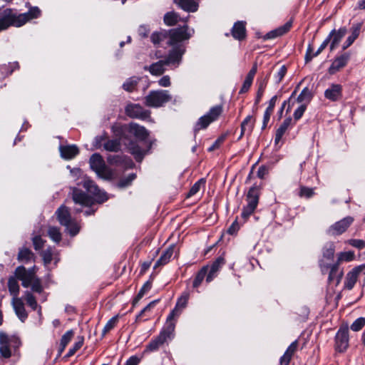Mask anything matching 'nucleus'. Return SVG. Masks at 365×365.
<instances>
[{"label":"nucleus","mask_w":365,"mask_h":365,"mask_svg":"<svg viewBox=\"0 0 365 365\" xmlns=\"http://www.w3.org/2000/svg\"><path fill=\"white\" fill-rule=\"evenodd\" d=\"M59 150L61 156L66 160L73 158L79 152L78 148L75 145H61Z\"/></svg>","instance_id":"4be33fe9"},{"label":"nucleus","mask_w":365,"mask_h":365,"mask_svg":"<svg viewBox=\"0 0 365 365\" xmlns=\"http://www.w3.org/2000/svg\"><path fill=\"white\" fill-rule=\"evenodd\" d=\"M24 299L27 303V304L33 309L36 310L38 308V304L35 297L33 294L29 291H26L24 292Z\"/></svg>","instance_id":"4c0bfd02"},{"label":"nucleus","mask_w":365,"mask_h":365,"mask_svg":"<svg viewBox=\"0 0 365 365\" xmlns=\"http://www.w3.org/2000/svg\"><path fill=\"white\" fill-rule=\"evenodd\" d=\"M41 11L37 6L29 9L28 12L17 14L11 9H6L0 15V32L10 26L20 27L29 21L38 18Z\"/></svg>","instance_id":"f03ea898"},{"label":"nucleus","mask_w":365,"mask_h":365,"mask_svg":"<svg viewBox=\"0 0 365 365\" xmlns=\"http://www.w3.org/2000/svg\"><path fill=\"white\" fill-rule=\"evenodd\" d=\"M14 274L21 282L24 287H31L33 292L38 293L43 291L41 280L36 275L34 268L26 269L24 267L19 266L16 269Z\"/></svg>","instance_id":"20e7f679"},{"label":"nucleus","mask_w":365,"mask_h":365,"mask_svg":"<svg viewBox=\"0 0 365 365\" xmlns=\"http://www.w3.org/2000/svg\"><path fill=\"white\" fill-rule=\"evenodd\" d=\"M167 38V31L154 32L150 36V40L154 45H158L161 41Z\"/></svg>","instance_id":"a19ab883"},{"label":"nucleus","mask_w":365,"mask_h":365,"mask_svg":"<svg viewBox=\"0 0 365 365\" xmlns=\"http://www.w3.org/2000/svg\"><path fill=\"white\" fill-rule=\"evenodd\" d=\"M118 320V316H114L110 319H109L103 329V335L106 334L108 331L113 329L117 324Z\"/></svg>","instance_id":"8fccbe9b"},{"label":"nucleus","mask_w":365,"mask_h":365,"mask_svg":"<svg viewBox=\"0 0 365 365\" xmlns=\"http://www.w3.org/2000/svg\"><path fill=\"white\" fill-rule=\"evenodd\" d=\"M187 26H183L168 31L167 38H169L168 44L173 48L170 51L167 56L153 63L148 68L178 66L182 60V56L185 52V47L182 42L190 38V34L187 32ZM144 68H148L145 67Z\"/></svg>","instance_id":"f257e3e1"},{"label":"nucleus","mask_w":365,"mask_h":365,"mask_svg":"<svg viewBox=\"0 0 365 365\" xmlns=\"http://www.w3.org/2000/svg\"><path fill=\"white\" fill-rule=\"evenodd\" d=\"M64 226L66 227V230H68L69 234L72 236L77 235L80 230V226L74 220L70 221L68 225Z\"/></svg>","instance_id":"09e8293b"},{"label":"nucleus","mask_w":365,"mask_h":365,"mask_svg":"<svg viewBox=\"0 0 365 365\" xmlns=\"http://www.w3.org/2000/svg\"><path fill=\"white\" fill-rule=\"evenodd\" d=\"M56 213L59 222L62 225H68V222L72 220L68 208L64 206L60 207Z\"/></svg>","instance_id":"c85d7f7f"},{"label":"nucleus","mask_w":365,"mask_h":365,"mask_svg":"<svg viewBox=\"0 0 365 365\" xmlns=\"http://www.w3.org/2000/svg\"><path fill=\"white\" fill-rule=\"evenodd\" d=\"M364 270L365 264L357 266L348 272L344 282V287L347 289H351L357 281L359 274Z\"/></svg>","instance_id":"2eb2a0df"},{"label":"nucleus","mask_w":365,"mask_h":365,"mask_svg":"<svg viewBox=\"0 0 365 365\" xmlns=\"http://www.w3.org/2000/svg\"><path fill=\"white\" fill-rule=\"evenodd\" d=\"M323 255L325 257L331 259L334 255V245L332 242L327 243L324 247Z\"/></svg>","instance_id":"864d4df0"},{"label":"nucleus","mask_w":365,"mask_h":365,"mask_svg":"<svg viewBox=\"0 0 365 365\" xmlns=\"http://www.w3.org/2000/svg\"><path fill=\"white\" fill-rule=\"evenodd\" d=\"M32 252L27 248L20 250L18 255V259L21 262H27L32 257Z\"/></svg>","instance_id":"a18cd8bd"},{"label":"nucleus","mask_w":365,"mask_h":365,"mask_svg":"<svg viewBox=\"0 0 365 365\" xmlns=\"http://www.w3.org/2000/svg\"><path fill=\"white\" fill-rule=\"evenodd\" d=\"M208 268L207 267H203L200 271L197 273L195 277V279L193 281V287H197L200 286L201 282L203 281L204 278L207 277Z\"/></svg>","instance_id":"79ce46f5"},{"label":"nucleus","mask_w":365,"mask_h":365,"mask_svg":"<svg viewBox=\"0 0 365 365\" xmlns=\"http://www.w3.org/2000/svg\"><path fill=\"white\" fill-rule=\"evenodd\" d=\"M222 112V107L221 106L212 107L207 114L202 116L198 120L195 125V130H200L207 128L212 122L218 118Z\"/></svg>","instance_id":"9d476101"},{"label":"nucleus","mask_w":365,"mask_h":365,"mask_svg":"<svg viewBox=\"0 0 365 365\" xmlns=\"http://www.w3.org/2000/svg\"><path fill=\"white\" fill-rule=\"evenodd\" d=\"M11 304L16 314L18 316L19 319L21 322H24L28 317V314L25 309L22 298H16L15 299H12Z\"/></svg>","instance_id":"6ab92c4d"},{"label":"nucleus","mask_w":365,"mask_h":365,"mask_svg":"<svg viewBox=\"0 0 365 365\" xmlns=\"http://www.w3.org/2000/svg\"><path fill=\"white\" fill-rule=\"evenodd\" d=\"M292 122V119L291 117L287 118L283 123L279 125V127L276 130L274 143L277 144L282 139L283 135L287 130L289 127L291 125Z\"/></svg>","instance_id":"cd10ccee"},{"label":"nucleus","mask_w":365,"mask_h":365,"mask_svg":"<svg viewBox=\"0 0 365 365\" xmlns=\"http://www.w3.org/2000/svg\"><path fill=\"white\" fill-rule=\"evenodd\" d=\"M48 235L50 237V238L56 242H58L61 240V234L59 231V229L57 227H49L48 230Z\"/></svg>","instance_id":"37998d69"},{"label":"nucleus","mask_w":365,"mask_h":365,"mask_svg":"<svg viewBox=\"0 0 365 365\" xmlns=\"http://www.w3.org/2000/svg\"><path fill=\"white\" fill-rule=\"evenodd\" d=\"M272 112H273L272 109L267 108V109L264 113V117H263V125H262L263 129L267 126V125L269 120L270 115L272 113Z\"/></svg>","instance_id":"680f3d73"},{"label":"nucleus","mask_w":365,"mask_h":365,"mask_svg":"<svg viewBox=\"0 0 365 365\" xmlns=\"http://www.w3.org/2000/svg\"><path fill=\"white\" fill-rule=\"evenodd\" d=\"M42 257L45 264H48L52 260V253L50 250H46L42 253Z\"/></svg>","instance_id":"0e129e2a"},{"label":"nucleus","mask_w":365,"mask_h":365,"mask_svg":"<svg viewBox=\"0 0 365 365\" xmlns=\"http://www.w3.org/2000/svg\"><path fill=\"white\" fill-rule=\"evenodd\" d=\"M172 99V96L166 90L153 91L145 98V103L147 106L158 108L163 106Z\"/></svg>","instance_id":"0eeeda50"},{"label":"nucleus","mask_w":365,"mask_h":365,"mask_svg":"<svg viewBox=\"0 0 365 365\" xmlns=\"http://www.w3.org/2000/svg\"><path fill=\"white\" fill-rule=\"evenodd\" d=\"M17 339L9 337L5 333L0 331V357L8 359L11 356V350L10 346Z\"/></svg>","instance_id":"4468645a"},{"label":"nucleus","mask_w":365,"mask_h":365,"mask_svg":"<svg viewBox=\"0 0 365 365\" xmlns=\"http://www.w3.org/2000/svg\"><path fill=\"white\" fill-rule=\"evenodd\" d=\"M91 169L96 174L104 179H110L113 177V173L105 164V162L100 154L95 153L91 155L89 160Z\"/></svg>","instance_id":"6e6552de"},{"label":"nucleus","mask_w":365,"mask_h":365,"mask_svg":"<svg viewBox=\"0 0 365 365\" xmlns=\"http://www.w3.org/2000/svg\"><path fill=\"white\" fill-rule=\"evenodd\" d=\"M82 185L91 196H88L78 188H73V200L75 203L88 206L93 201L103 202L107 200L108 197L106 192L101 190L93 181L85 178Z\"/></svg>","instance_id":"7ed1b4c3"},{"label":"nucleus","mask_w":365,"mask_h":365,"mask_svg":"<svg viewBox=\"0 0 365 365\" xmlns=\"http://www.w3.org/2000/svg\"><path fill=\"white\" fill-rule=\"evenodd\" d=\"M247 206L256 208L257 203H258V195L257 194L256 190L252 187L251 188L247 196Z\"/></svg>","instance_id":"f704fd0d"},{"label":"nucleus","mask_w":365,"mask_h":365,"mask_svg":"<svg viewBox=\"0 0 365 365\" xmlns=\"http://www.w3.org/2000/svg\"><path fill=\"white\" fill-rule=\"evenodd\" d=\"M224 264V259L222 257L217 258L212 264L208 267L207 277H206V282H210L217 275V272L220 270V267Z\"/></svg>","instance_id":"412c9836"},{"label":"nucleus","mask_w":365,"mask_h":365,"mask_svg":"<svg viewBox=\"0 0 365 365\" xmlns=\"http://www.w3.org/2000/svg\"><path fill=\"white\" fill-rule=\"evenodd\" d=\"M297 341H293L287 348L283 356L280 358V365H289L294 354L297 349Z\"/></svg>","instance_id":"5701e85b"},{"label":"nucleus","mask_w":365,"mask_h":365,"mask_svg":"<svg viewBox=\"0 0 365 365\" xmlns=\"http://www.w3.org/2000/svg\"><path fill=\"white\" fill-rule=\"evenodd\" d=\"M151 289V284L148 282L144 284L136 297L133 300V304H135L143 296Z\"/></svg>","instance_id":"3c124183"},{"label":"nucleus","mask_w":365,"mask_h":365,"mask_svg":"<svg viewBox=\"0 0 365 365\" xmlns=\"http://www.w3.org/2000/svg\"><path fill=\"white\" fill-rule=\"evenodd\" d=\"M138 83L136 78H130L128 79L123 85V88L129 92L133 91Z\"/></svg>","instance_id":"603ef678"},{"label":"nucleus","mask_w":365,"mask_h":365,"mask_svg":"<svg viewBox=\"0 0 365 365\" xmlns=\"http://www.w3.org/2000/svg\"><path fill=\"white\" fill-rule=\"evenodd\" d=\"M140 361V358L136 356H133L127 360L125 365H138Z\"/></svg>","instance_id":"774afa93"},{"label":"nucleus","mask_w":365,"mask_h":365,"mask_svg":"<svg viewBox=\"0 0 365 365\" xmlns=\"http://www.w3.org/2000/svg\"><path fill=\"white\" fill-rule=\"evenodd\" d=\"M255 75V71L251 70L249 72V73L246 76L245 80L242 84V86L240 91V93H246L250 89V88L252 83Z\"/></svg>","instance_id":"e433bc0d"},{"label":"nucleus","mask_w":365,"mask_h":365,"mask_svg":"<svg viewBox=\"0 0 365 365\" xmlns=\"http://www.w3.org/2000/svg\"><path fill=\"white\" fill-rule=\"evenodd\" d=\"M17 280L18 279L16 277V275L14 277H9L8 280V288L10 294L13 297L12 299L19 298L18 296L19 294L20 287Z\"/></svg>","instance_id":"2f4dec72"},{"label":"nucleus","mask_w":365,"mask_h":365,"mask_svg":"<svg viewBox=\"0 0 365 365\" xmlns=\"http://www.w3.org/2000/svg\"><path fill=\"white\" fill-rule=\"evenodd\" d=\"M175 328V323L166 322L165 327L160 331V334L147 345L144 352L157 351L168 339L173 336Z\"/></svg>","instance_id":"423d86ee"},{"label":"nucleus","mask_w":365,"mask_h":365,"mask_svg":"<svg viewBox=\"0 0 365 365\" xmlns=\"http://www.w3.org/2000/svg\"><path fill=\"white\" fill-rule=\"evenodd\" d=\"M190 298L189 292H184L178 299L174 309L170 312L167 317L166 322L175 323L176 319L180 315L182 311L187 307Z\"/></svg>","instance_id":"1a4fd4ad"},{"label":"nucleus","mask_w":365,"mask_h":365,"mask_svg":"<svg viewBox=\"0 0 365 365\" xmlns=\"http://www.w3.org/2000/svg\"><path fill=\"white\" fill-rule=\"evenodd\" d=\"M205 180L204 179L202 178V179L199 180L197 182H196L192 185V187H191V189L190 190V191L187 194V196L190 197V196H192V195H195L196 193H197L200 191V190L201 189V187L205 186Z\"/></svg>","instance_id":"49530a36"},{"label":"nucleus","mask_w":365,"mask_h":365,"mask_svg":"<svg viewBox=\"0 0 365 365\" xmlns=\"http://www.w3.org/2000/svg\"><path fill=\"white\" fill-rule=\"evenodd\" d=\"M365 326V317L357 318L351 325L353 331H359Z\"/></svg>","instance_id":"de8ad7c7"},{"label":"nucleus","mask_w":365,"mask_h":365,"mask_svg":"<svg viewBox=\"0 0 365 365\" xmlns=\"http://www.w3.org/2000/svg\"><path fill=\"white\" fill-rule=\"evenodd\" d=\"M342 276L343 271L337 265H332L329 274V282L334 284V286H337L339 284Z\"/></svg>","instance_id":"b1692460"},{"label":"nucleus","mask_w":365,"mask_h":365,"mask_svg":"<svg viewBox=\"0 0 365 365\" xmlns=\"http://www.w3.org/2000/svg\"><path fill=\"white\" fill-rule=\"evenodd\" d=\"M136 175L135 174H130L125 178H123L120 180V182L118 184V186L120 188L125 187L130 185L133 180H135Z\"/></svg>","instance_id":"6e6d98bb"},{"label":"nucleus","mask_w":365,"mask_h":365,"mask_svg":"<svg viewBox=\"0 0 365 365\" xmlns=\"http://www.w3.org/2000/svg\"><path fill=\"white\" fill-rule=\"evenodd\" d=\"M129 131L130 133L140 140H144L148 136L147 130L143 126H140L136 123L130 124Z\"/></svg>","instance_id":"a878e982"},{"label":"nucleus","mask_w":365,"mask_h":365,"mask_svg":"<svg viewBox=\"0 0 365 365\" xmlns=\"http://www.w3.org/2000/svg\"><path fill=\"white\" fill-rule=\"evenodd\" d=\"M292 26V21L290 20V21H287V23H285L284 25L277 28L276 29H274V30L268 32L264 36V39H272V38H274L281 36L285 34L286 33H287L290 30Z\"/></svg>","instance_id":"a211bd4d"},{"label":"nucleus","mask_w":365,"mask_h":365,"mask_svg":"<svg viewBox=\"0 0 365 365\" xmlns=\"http://www.w3.org/2000/svg\"><path fill=\"white\" fill-rule=\"evenodd\" d=\"M14 274L21 282L24 287H31L33 292L38 293L43 291L41 280L36 275L34 268L26 269L24 267L19 266L16 269Z\"/></svg>","instance_id":"39448f33"},{"label":"nucleus","mask_w":365,"mask_h":365,"mask_svg":"<svg viewBox=\"0 0 365 365\" xmlns=\"http://www.w3.org/2000/svg\"><path fill=\"white\" fill-rule=\"evenodd\" d=\"M353 222L352 217H346L331 225L327 230V233L333 236L341 235L346 231Z\"/></svg>","instance_id":"f8f14e48"},{"label":"nucleus","mask_w":365,"mask_h":365,"mask_svg":"<svg viewBox=\"0 0 365 365\" xmlns=\"http://www.w3.org/2000/svg\"><path fill=\"white\" fill-rule=\"evenodd\" d=\"M180 8L187 12H195L198 9V4L194 0H174Z\"/></svg>","instance_id":"bb28decb"},{"label":"nucleus","mask_w":365,"mask_h":365,"mask_svg":"<svg viewBox=\"0 0 365 365\" xmlns=\"http://www.w3.org/2000/svg\"><path fill=\"white\" fill-rule=\"evenodd\" d=\"M314 194V189L305 186H301L299 195L301 197L309 198Z\"/></svg>","instance_id":"5fc2aeb1"},{"label":"nucleus","mask_w":365,"mask_h":365,"mask_svg":"<svg viewBox=\"0 0 365 365\" xmlns=\"http://www.w3.org/2000/svg\"><path fill=\"white\" fill-rule=\"evenodd\" d=\"M83 338L78 337V341H76L75 344H73V347L71 349H70V350L68 353V356H71L73 355L76 352V351H78L83 346Z\"/></svg>","instance_id":"4d7b16f0"},{"label":"nucleus","mask_w":365,"mask_h":365,"mask_svg":"<svg viewBox=\"0 0 365 365\" xmlns=\"http://www.w3.org/2000/svg\"><path fill=\"white\" fill-rule=\"evenodd\" d=\"M306 104L302 103L294 112V118L296 120H298L302 118L304 111L307 109Z\"/></svg>","instance_id":"13d9d810"},{"label":"nucleus","mask_w":365,"mask_h":365,"mask_svg":"<svg viewBox=\"0 0 365 365\" xmlns=\"http://www.w3.org/2000/svg\"><path fill=\"white\" fill-rule=\"evenodd\" d=\"M314 96V92L312 88L305 87L302 89L297 98V101L300 103L308 105Z\"/></svg>","instance_id":"c756f323"},{"label":"nucleus","mask_w":365,"mask_h":365,"mask_svg":"<svg viewBox=\"0 0 365 365\" xmlns=\"http://www.w3.org/2000/svg\"><path fill=\"white\" fill-rule=\"evenodd\" d=\"M174 245L170 246L160 256V259L156 262L154 268H156L160 266H163L169 262L170 258L172 257L174 252Z\"/></svg>","instance_id":"7c9ffc66"},{"label":"nucleus","mask_w":365,"mask_h":365,"mask_svg":"<svg viewBox=\"0 0 365 365\" xmlns=\"http://www.w3.org/2000/svg\"><path fill=\"white\" fill-rule=\"evenodd\" d=\"M73 336V330L66 331L61 337L60 342V353L63 352L67 344L70 342L72 337Z\"/></svg>","instance_id":"58836bf2"},{"label":"nucleus","mask_w":365,"mask_h":365,"mask_svg":"<svg viewBox=\"0 0 365 365\" xmlns=\"http://www.w3.org/2000/svg\"><path fill=\"white\" fill-rule=\"evenodd\" d=\"M347 33L346 27H341L338 30L333 29L327 37L329 38L330 50H334L339 44L341 40L345 36Z\"/></svg>","instance_id":"dca6fc26"},{"label":"nucleus","mask_w":365,"mask_h":365,"mask_svg":"<svg viewBox=\"0 0 365 365\" xmlns=\"http://www.w3.org/2000/svg\"><path fill=\"white\" fill-rule=\"evenodd\" d=\"M126 114L133 118H139L142 120L150 118V111L145 110L139 104H129L125 107Z\"/></svg>","instance_id":"ddd939ff"},{"label":"nucleus","mask_w":365,"mask_h":365,"mask_svg":"<svg viewBox=\"0 0 365 365\" xmlns=\"http://www.w3.org/2000/svg\"><path fill=\"white\" fill-rule=\"evenodd\" d=\"M349 58L350 54L349 53H344L335 58L330 68H341L346 66Z\"/></svg>","instance_id":"473e14b6"},{"label":"nucleus","mask_w":365,"mask_h":365,"mask_svg":"<svg viewBox=\"0 0 365 365\" xmlns=\"http://www.w3.org/2000/svg\"><path fill=\"white\" fill-rule=\"evenodd\" d=\"M349 327L347 325L341 326L335 336V350L338 352H344L349 347Z\"/></svg>","instance_id":"9b49d317"},{"label":"nucleus","mask_w":365,"mask_h":365,"mask_svg":"<svg viewBox=\"0 0 365 365\" xmlns=\"http://www.w3.org/2000/svg\"><path fill=\"white\" fill-rule=\"evenodd\" d=\"M178 15L175 12H168L164 16V22L168 26H174L178 21Z\"/></svg>","instance_id":"ea45409f"},{"label":"nucleus","mask_w":365,"mask_h":365,"mask_svg":"<svg viewBox=\"0 0 365 365\" xmlns=\"http://www.w3.org/2000/svg\"><path fill=\"white\" fill-rule=\"evenodd\" d=\"M33 244L36 250H40L43 245V241L39 236H35L33 237Z\"/></svg>","instance_id":"e2e57ef3"},{"label":"nucleus","mask_w":365,"mask_h":365,"mask_svg":"<svg viewBox=\"0 0 365 365\" xmlns=\"http://www.w3.org/2000/svg\"><path fill=\"white\" fill-rule=\"evenodd\" d=\"M128 148L138 161H140L143 159L145 152L139 147L138 145L135 143H131L129 145Z\"/></svg>","instance_id":"c9c22d12"},{"label":"nucleus","mask_w":365,"mask_h":365,"mask_svg":"<svg viewBox=\"0 0 365 365\" xmlns=\"http://www.w3.org/2000/svg\"><path fill=\"white\" fill-rule=\"evenodd\" d=\"M232 35L235 39H244L246 35L245 24L243 21L236 22L232 27Z\"/></svg>","instance_id":"393cba45"},{"label":"nucleus","mask_w":365,"mask_h":365,"mask_svg":"<svg viewBox=\"0 0 365 365\" xmlns=\"http://www.w3.org/2000/svg\"><path fill=\"white\" fill-rule=\"evenodd\" d=\"M225 136H220V138H218L215 141V143L212 144V145L211 147L209 148L208 150L209 151H212L214 150L215 149H217L218 148L220 145L223 143V141L225 140Z\"/></svg>","instance_id":"69168bd1"},{"label":"nucleus","mask_w":365,"mask_h":365,"mask_svg":"<svg viewBox=\"0 0 365 365\" xmlns=\"http://www.w3.org/2000/svg\"><path fill=\"white\" fill-rule=\"evenodd\" d=\"M362 26L361 23H357L354 24L351 28V35H349L345 42L343 43L342 46V50H346L347 48H349L354 42V41L359 37L361 29Z\"/></svg>","instance_id":"aec40b11"},{"label":"nucleus","mask_w":365,"mask_h":365,"mask_svg":"<svg viewBox=\"0 0 365 365\" xmlns=\"http://www.w3.org/2000/svg\"><path fill=\"white\" fill-rule=\"evenodd\" d=\"M104 148L110 152H117L120 149V142L118 140H108L104 144Z\"/></svg>","instance_id":"c03bdc74"},{"label":"nucleus","mask_w":365,"mask_h":365,"mask_svg":"<svg viewBox=\"0 0 365 365\" xmlns=\"http://www.w3.org/2000/svg\"><path fill=\"white\" fill-rule=\"evenodd\" d=\"M314 53L313 47L309 45L305 55V61L308 62L311 61L313 57L317 56V55H314Z\"/></svg>","instance_id":"338daca9"},{"label":"nucleus","mask_w":365,"mask_h":365,"mask_svg":"<svg viewBox=\"0 0 365 365\" xmlns=\"http://www.w3.org/2000/svg\"><path fill=\"white\" fill-rule=\"evenodd\" d=\"M342 96V87L340 84H331L324 91V96L331 101H339Z\"/></svg>","instance_id":"f3484780"},{"label":"nucleus","mask_w":365,"mask_h":365,"mask_svg":"<svg viewBox=\"0 0 365 365\" xmlns=\"http://www.w3.org/2000/svg\"><path fill=\"white\" fill-rule=\"evenodd\" d=\"M255 119L252 115H248L241 124V135L242 136L246 132L251 133L255 124Z\"/></svg>","instance_id":"72a5a7b5"},{"label":"nucleus","mask_w":365,"mask_h":365,"mask_svg":"<svg viewBox=\"0 0 365 365\" xmlns=\"http://www.w3.org/2000/svg\"><path fill=\"white\" fill-rule=\"evenodd\" d=\"M350 245L358 249H362L365 247V243L361 240H349L347 242Z\"/></svg>","instance_id":"052dcab7"},{"label":"nucleus","mask_w":365,"mask_h":365,"mask_svg":"<svg viewBox=\"0 0 365 365\" xmlns=\"http://www.w3.org/2000/svg\"><path fill=\"white\" fill-rule=\"evenodd\" d=\"M354 257V253L353 252L349 251V252H341L339 254V259L341 261H351Z\"/></svg>","instance_id":"bf43d9fd"}]
</instances>
